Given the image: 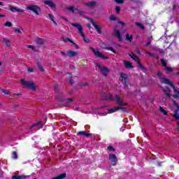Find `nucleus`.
Listing matches in <instances>:
<instances>
[{
	"label": "nucleus",
	"instance_id": "obj_2",
	"mask_svg": "<svg viewBox=\"0 0 179 179\" xmlns=\"http://www.w3.org/2000/svg\"><path fill=\"white\" fill-rule=\"evenodd\" d=\"M104 100H110V101H115L117 104L119 106H128V103L124 102V100L121 98V96L117 94H115V98L111 94H106L105 95Z\"/></svg>",
	"mask_w": 179,
	"mask_h": 179
},
{
	"label": "nucleus",
	"instance_id": "obj_52",
	"mask_svg": "<svg viewBox=\"0 0 179 179\" xmlns=\"http://www.w3.org/2000/svg\"><path fill=\"white\" fill-rule=\"evenodd\" d=\"M62 55H64V57H68V52H66V53L65 52H60Z\"/></svg>",
	"mask_w": 179,
	"mask_h": 179
},
{
	"label": "nucleus",
	"instance_id": "obj_15",
	"mask_svg": "<svg viewBox=\"0 0 179 179\" xmlns=\"http://www.w3.org/2000/svg\"><path fill=\"white\" fill-rule=\"evenodd\" d=\"M109 160L112 162L113 166H115V164H117V162H118V159H117V156H115V154L109 155Z\"/></svg>",
	"mask_w": 179,
	"mask_h": 179
},
{
	"label": "nucleus",
	"instance_id": "obj_41",
	"mask_svg": "<svg viewBox=\"0 0 179 179\" xmlns=\"http://www.w3.org/2000/svg\"><path fill=\"white\" fill-rule=\"evenodd\" d=\"M69 78H70V85L72 86L73 85V78H72L71 73H67Z\"/></svg>",
	"mask_w": 179,
	"mask_h": 179
},
{
	"label": "nucleus",
	"instance_id": "obj_13",
	"mask_svg": "<svg viewBox=\"0 0 179 179\" xmlns=\"http://www.w3.org/2000/svg\"><path fill=\"white\" fill-rule=\"evenodd\" d=\"M71 26H73V27H76L80 35L83 34V27H82V25L80 24H79V23H71Z\"/></svg>",
	"mask_w": 179,
	"mask_h": 179
},
{
	"label": "nucleus",
	"instance_id": "obj_35",
	"mask_svg": "<svg viewBox=\"0 0 179 179\" xmlns=\"http://www.w3.org/2000/svg\"><path fill=\"white\" fill-rule=\"evenodd\" d=\"M80 36L85 43H90L89 38H87L86 36H85V34L83 33Z\"/></svg>",
	"mask_w": 179,
	"mask_h": 179
},
{
	"label": "nucleus",
	"instance_id": "obj_42",
	"mask_svg": "<svg viewBox=\"0 0 179 179\" xmlns=\"http://www.w3.org/2000/svg\"><path fill=\"white\" fill-rule=\"evenodd\" d=\"M14 30H15V31H17V33H22L21 30H23V29H22V27H17L14 28Z\"/></svg>",
	"mask_w": 179,
	"mask_h": 179
},
{
	"label": "nucleus",
	"instance_id": "obj_11",
	"mask_svg": "<svg viewBox=\"0 0 179 179\" xmlns=\"http://www.w3.org/2000/svg\"><path fill=\"white\" fill-rule=\"evenodd\" d=\"M89 22L92 24V26L94 27L95 30L98 32L99 34H101V29H100V27L97 24V22H96L93 19L89 18Z\"/></svg>",
	"mask_w": 179,
	"mask_h": 179
},
{
	"label": "nucleus",
	"instance_id": "obj_54",
	"mask_svg": "<svg viewBox=\"0 0 179 179\" xmlns=\"http://www.w3.org/2000/svg\"><path fill=\"white\" fill-rule=\"evenodd\" d=\"M131 58H132V59L135 60V54L134 53H131V54H129Z\"/></svg>",
	"mask_w": 179,
	"mask_h": 179
},
{
	"label": "nucleus",
	"instance_id": "obj_7",
	"mask_svg": "<svg viewBox=\"0 0 179 179\" xmlns=\"http://www.w3.org/2000/svg\"><path fill=\"white\" fill-rule=\"evenodd\" d=\"M118 110H121L122 113H128V108L125 107L117 106L113 108L108 109V114H113V113H115L118 111Z\"/></svg>",
	"mask_w": 179,
	"mask_h": 179
},
{
	"label": "nucleus",
	"instance_id": "obj_49",
	"mask_svg": "<svg viewBox=\"0 0 179 179\" xmlns=\"http://www.w3.org/2000/svg\"><path fill=\"white\" fill-rule=\"evenodd\" d=\"M12 22H6L5 24H4V26H6V27H12Z\"/></svg>",
	"mask_w": 179,
	"mask_h": 179
},
{
	"label": "nucleus",
	"instance_id": "obj_5",
	"mask_svg": "<svg viewBox=\"0 0 179 179\" xmlns=\"http://www.w3.org/2000/svg\"><path fill=\"white\" fill-rule=\"evenodd\" d=\"M95 65L97 66L99 71H100V73L101 75H103V76L106 77L107 75H108V72H110V69H108V68L100 64V63H96Z\"/></svg>",
	"mask_w": 179,
	"mask_h": 179
},
{
	"label": "nucleus",
	"instance_id": "obj_55",
	"mask_svg": "<svg viewBox=\"0 0 179 179\" xmlns=\"http://www.w3.org/2000/svg\"><path fill=\"white\" fill-rule=\"evenodd\" d=\"M29 48H31V50H34V46L31 45H29L27 46Z\"/></svg>",
	"mask_w": 179,
	"mask_h": 179
},
{
	"label": "nucleus",
	"instance_id": "obj_32",
	"mask_svg": "<svg viewBox=\"0 0 179 179\" xmlns=\"http://www.w3.org/2000/svg\"><path fill=\"white\" fill-rule=\"evenodd\" d=\"M100 47H101V48H103V50H107L108 45H107V44H106L105 43L101 42L100 43Z\"/></svg>",
	"mask_w": 179,
	"mask_h": 179
},
{
	"label": "nucleus",
	"instance_id": "obj_45",
	"mask_svg": "<svg viewBox=\"0 0 179 179\" xmlns=\"http://www.w3.org/2000/svg\"><path fill=\"white\" fill-rule=\"evenodd\" d=\"M12 159H14L15 160H16V159H17V153L16 152H13Z\"/></svg>",
	"mask_w": 179,
	"mask_h": 179
},
{
	"label": "nucleus",
	"instance_id": "obj_1",
	"mask_svg": "<svg viewBox=\"0 0 179 179\" xmlns=\"http://www.w3.org/2000/svg\"><path fill=\"white\" fill-rule=\"evenodd\" d=\"M157 76L159 78L161 83L169 85V86H171V87L173 89V91L175 92V93H176V94L173 95V97H174L175 99L179 97V89H176L173 83L170 80H169V78H162V74L160 71L157 73Z\"/></svg>",
	"mask_w": 179,
	"mask_h": 179
},
{
	"label": "nucleus",
	"instance_id": "obj_50",
	"mask_svg": "<svg viewBox=\"0 0 179 179\" xmlns=\"http://www.w3.org/2000/svg\"><path fill=\"white\" fill-rule=\"evenodd\" d=\"M116 13L120 14V10H121V8L119 6L115 7Z\"/></svg>",
	"mask_w": 179,
	"mask_h": 179
},
{
	"label": "nucleus",
	"instance_id": "obj_12",
	"mask_svg": "<svg viewBox=\"0 0 179 179\" xmlns=\"http://www.w3.org/2000/svg\"><path fill=\"white\" fill-rule=\"evenodd\" d=\"M173 105L176 107V110H175V114L173 115V117L176 119V120H179V106L178 103H176V101H173Z\"/></svg>",
	"mask_w": 179,
	"mask_h": 179
},
{
	"label": "nucleus",
	"instance_id": "obj_57",
	"mask_svg": "<svg viewBox=\"0 0 179 179\" xmlns=\"http://www.w3.org/2000/svg\"><path fill=\"white\" fill-rule=\"evenodd\" d=\"M80 110V108H74V111H79Z\"/></svg>",
	"mask_w": 179,
	"mask_h": 179
},
{
	"label": "nucleus",
	"instance_id": "obj_34",
	"mask_svg": "<svg viewBox=\"0 0 179 179\" xmlns=\"http://www.w3.org/2000/svg\"><path fill=\"white\" fill-rule=\"evenodd\" d=\"M49 19H50V20H52V22H53L54 24H55V26H57V22H55V20H54V15H52V14H51V13L49 14Z\"/></svg>",
	"mask_w": 179,
	"mask_h": 179
},
{
	"label": "nucleus",
	"instance_id": "obj_27",
	"mask_svg": "<svg viewBox=\"0 0 179 179\" xmlns=\"http://www.w3.org/2000/svg\"><path fill=\"white\" fill-rule=\"evenodd\" d=\"M78 135H82L83 136H87V138H89V136H92V134H87L86 131H79L78 133Z\"/></svg>",
	"mask_w": 179,
	"mask_h": 179
},
{
	"label": "nucleus",
	"instance_id": "obj_44",
	"mask_svg": "<svg viewBox=\"0 0 179 179\" xmlns=\"http://www.w3.org/2000/svg\"><path fill=\"white\" fill-rule=\"evenodd\" d=\"M107 149L108 150H110V152H115V149L111 145H108Z\"/></svg>",
	"mask_w": 179,
	"mask_h": 179
},
{
	"label": "nucleus",
	"instance_id": "obj_20",
	"mask_svg": "<svg viewBox=\"0 0 179 179\" xmlns=\"http://www.w3.org/2000/svg\"><path fill=\"white\" fill-rule=\"evenodd\" d=\"M162 90L166 97H171V94H170V88H169L168 87H164L162 88Z\"/></svg>",
	"mask_w": 179,
	"mask_h": 179
},
{
	"label": "nucleus",
	"instance_id": "obj_36",
	"mask_svg": "<svg viewBox=\"0 0 179 179\" xmlns=\"http://www.w3.org/2000/svg\"><path fill=\"white\" fill-rule=\"evenodd\" d=\"M126 40L127 41H132V35H130L129 34H126Z\"/></svg>",
	"mask_w": 179,
	"mask_h": 179
},
{
	"label": "nucleus",
	"instance_id": "obj_21",
	"mask_svg": "<svg viewBox=\"0 0 179 179\" xmlns=\"http://www.w3.org/2000/svg\"><path fill=\"white\" fill-rule=\"evenodd\" d=\"M78 55V52L73 50H67V57H70V58H73Z\"/></svg>",
	"mask_w": 179,
	"mask_h": 179
},
{
	"label": "nucleus",
	"instance_id": "obj_26",
	"mask_svg": "<svg viewBox=\"0 0 179 179\" xmlns=\"http://www.w3.org/2000/svg\"><path fill=\"white\" fill-rule=\"evenodd\" d=\"M24 178H27V176H17V175H14L12 176V179H24Z\"/></svg>",
	"mask_w": 179,
	"mask_h": 179
},
{
	"label": "nucleus",
	"instance_id": "obj_40",
	"mask_svg": "<svg viewBox=\"0 0 179 179\" xmlns=\"http://www.w3.org/2000/svg\"><path fill=\"white\" fill-rule=\"evenodd\" d=\"M39 71H41V72H44V69L43 68V66H41V64H40V63H37L36 64Z\"/></svg>",
	"mask_w": 179,
	"mask_h": 179
},
{
	"label": "nucleus",
	"instance_id": "obj_51",
	"mask_svg": "<svg viewBox=\"0 0 179 179\" xmlns=\"http://www.w3.org/2000/svg\"><path fill=\"white\" fill-rule=\"evenodd\" d=\"M116 3H124V0H114Z\"/></svg>",
	"mask_w": 179,
	"mask_h": 179
},
{
	"label": "nucleus",
	"instance_id": "obj_47",
	"mask_svg": "<svg viewBox=\"0 0 179 179\" xmlns=\"http://www.w3.org/2000/svg\"><path fill=\"white\" fill-rule=\"evenodd\" d=\"M109 20L115 21L117 20V17L114 15H110Z\"/></svg>",
	"mask_w": 179,
	"mask_h": 179
},
{
	"label": "nucleus",
	"instance_id": "obj_64",
	"mask_svg": "<svg viewBox=\"0 0 179 179\" xmlns=\"http://www.w3.org/2000/svg\"><path fill=\"white\" fill-rule=\"evenodd\" d=\"M178 131H179V121L178 122Z\"/></svg>",
	"mask_w": 179,
	"mask_h": 179
},
{
	"label": "nucleus",
	"instance_id": "obj_22",
	"mask_svg": "<svg viewBox=\"0 0 179 179\" xmlns=\"http://www.w3.org/2000/svg\"><path fill=\"white\" fill-rule=\"evenodd\" d=\"M44 4L48 5L50 8H55V3H54L51 0L44 1Z\"/></svg>",
	"mask_w": 179,
	"mask_h": 179
},
{
	"label": "nucleus",
	"instance_id": "obj_60",
	"mask_svg": "<svg viewBox=\"0 0 179 179\" xmlns=\"http://www.w3.org/2000/svg\"><path fill=\"white\" fill-rule=\"evenodd\" d=\"M2 174H3V172L1 170H0V177H2Z\"/></svg>",
	"mask_w": 179,
	"mask_h": 179
},
{
	"label": "nucleus",
	"instance_id": "obj_28",
	"mask_svg": "<svg viewBox=\"0 0 179 179\" xmlns=\"http://www.w3.org/2000/svg\"><path fill=\"white\" fill-rule=\"evenodd\" d=\"M66 10L69 12H71L72 13H75V10H76V8L74 6H69L66 8Z\"/></svg>",
	"mask_w": 179,
	"mask_h": 179
},
{
	"label": "nucleus",
	"instance_id": "obj_58",
	"mask_svg": "<svg viewBox=\"0 0 179 179\" xmlns=\"http://www.w3.org/2000/svg\"><path fill=\"white\" fill-rule=\"evenodd\" d=\"M79 15H84V11H78Z\"/></svg>",
	"mask_w": 179,
	"mask_h": 179
},
{
	"label": "nucleus",
	"instance_id": "obj_39",
	"mask_svg": "<svg viewBox=\"0 0 179 179\" xmlns=\"http://www.w3.org/2000/svg\"><path fill=\"white\" fill-rule=\"evenodd\" d=\"M3 41L7 47H9L10 45V41H9V39L3 38Z\"/></svg>",
	"mask_w": 179,
	"mask_h": 179
},
{
	"label": "nucleus",
	"instance_id": "obj_6",
	"mask_svg": "<svg viewBox=\"0 0 179 179\" xmlns=\"http://www.w3.org/2000/svg\"><path fill=\"white\" fill-rule=\"evenodd\" d=\"M21 83L22 86H25L26 87H29V89H32V90H35L37 87L36 84L31 81H26L24 79L21 80Z\"/></svg>",
	"mask_w": 179,
	"mask_h": 179
},
{
	"label": "nucleus",
	"instance_id": "obj_17",
	"mask_svg": "<svg viewBox=\"0 0 179 179\" xmlns=\"http://www.w3.org/2000/svg\"><path fill=\"white\" fill-rule=\"evenodd\" d=\"M8 9L9 10H11V12H18L19 13H23V12H24L23 10L17 8L13 6H9Z\"/></svg>",
	"mask_w": 179,
	"mask_h": 179
},
{
	"label": "nucleus",
	"instance_id": "obj_38",
	"mask_svg": "<svg viewBox=\"0 0 179 179\" xmlns=\"http://www.w3.org/2000/svg\"><path fill=\"white\" fill-rule=\"evenodd\" d=\"M63 41H64V43H68L69 41V43H71V44H73V41L71 40L69 38H63Z\"/></svg>",
	"mask_w": 179,
	"mask_h": 179
},
{
	"label": "nucleus",
	"instance_id": "obj_16",
	"mask_svg": "<svg viewBox=\"0 0 179 179\" xmlns=\"http://www.w3.org/2000/svg\"><path fill=\"white\" fill-rule=\"evenodd\" d=\"M85 5L87 8H94V6H97V1H90L85 3Z\"/></svg>",
	"mask_w": 179,
	"mask_h": 179
},
{
	"label": "nucleus",
	"instance_id": "obj_63",
	"mask_svg": "<svg viewBox=\"0 0 179 179\" xmlns=\"http://www.w3.org/2000/svg\"><path fill=\"white\" fill-rule=\"evenodd\" d=\"M88 85H89V84H87V83L83 84V86H88Z\"/></svg>",
	"mask_w": 179,
	"mask_h": 179
},
{
	"label": "nucleus",
	"instance_id": "obj_62",
	"mask_svg": "<svg viewBox=\"0 0 179 179\" xmlns=\"http://www.w3.org/2000/svg\"><path fill=\"white\" fill-rule=\"evenodd\" d=\"M136 52L137 54H141V52L139 51V50H136Z\"/></svg>",
	"mask_w": 179,
	"mask_h": 179
},
{
	"label": "nucleus",
	"instance_id": "obj_23",
	"mask_svg": "<svg viewBox=\"0 0 179 179\" xmlns=\"http://www.w3.org/2000/svg\"><path fill=\"white\" fill-rule=\"evenodd\" d=\"M58 86H59L58 84H56L55 85V93L56 96H60V94H62V91H61L59 88H58Z\"/></svg>",
	"mask_w": 179,
	"mask_h": 179
},
{
	"label": "nucleus",
	"instance_id": "obj_4",
	"mask_svg": "<svg viewBox=\"0 0 179 179\" xmlns=\"http://www.w3.org/2000/svg\"><path fill=\"white\" fill-rule=\"evenodd\" d=\"M26 9L27 10H31V12H34L36 16H38V15H40V12H41V8H40V7H38L37 5H28Z\"/></svg>",
	"mask_w": 179,
	"mask_h": 179
},
{
	"label": "nucleus",
	"instance_id": "obj_56",
	"mask_svg": "<svg viewBox=\"0 0 179 179\" xmlns=\"http://www.w3.org/2000/svg\"><path fill=\"white\" fill-rule=\"evenodd\" d=\"M27 71L28 72H34V70L32 68H28Z\"/></svg>",
	"mask_w": 179,
	"mask_h": 179
},
{
	"label": "nucleus",
	"instance_id": "obj_33",
	"mask_svg": "<svg viewBox=\"0 0 179 179\" xmlns=\"http://www.w3.org/2000/svg\"><path fill=\"white\" fill-rule=\"evenodd\" d=\"M159 111H160V113L164 114V115H167V111L166 110H164V108H163V107H162V106L159 107Z\"/></svg>",
	"mask_w": 179,
	"mask_h": 179
},
{
	"label": "nucleus",
	"instance_id": "obj_30",
	"mask_svg": "<svg viewBox=\"0 0 179 179\" xmlns=\"http://www.w3.org/2000/svg\"><path fill=\"white\" fill-rule=\"evenodd\" d=\"M136 26H137V27H139V29H141V30H145V26H143V24L141 22H136Z\"/></svg>",
	"mask_w": 179,
	"mask_h": 179
},
{
	"label": "nucleus",
	"instance_id": "obj_14",
	"mask_svg": "<svg viewBox=\"0 0 179 179\" xmlns=\"http://www.w3.org/2000/svg\"><path fill=\"white\" fill-rule=\"evenodd\" d=\"M71 26H73V27H76L80 35L83 34V27H82V25L80 24H79V23H71Z\"/></svg>",
	"mask_w": 179,
	"mask_h": 179
},
{
	"label": "nucleus",
	"instance_id": "obj_24",
	"mask_svg": "<svg viewBox=\"0 0 179 179\" xmlns=\"http://www.w3.org/2000/svg\"><path fill=\"white\" fill-rule=\"evenodd\" d=\"M57 100H58L59 101H64V103H66V104H71V103L73 101L72 99H67L66 100H64V99L62 98H60V99L57 98Z\"/></svg>",
	"mask_w": 179,
	"mask_h": 179
},
{
	"label": "nucleus",
	"instance_id": "obj_31",
	"mask_svg": "<svg viewBox=\"0 0 179 179\" xmlns=\"http://www.w3.org/2000/svg\"><path fill=\"white\" fill-rule=\"evenodd\" d=\"M152 40H153L152 36H148V43L145 45V47H149V45H150V43H152Z\"/></svg>",
	"mask_w": 179,
	"mask_h": 179
},
{
	"label": "nucleus",
	"instance_id": "obj_43",
	"mask_svg": "<svg viewBox=\"0 0 179 179\" xmlns=\"http://www.w3.org/2000/svg\"><path fill=\"white\" fill-rule=\"evenodd\" d=\"M165 71L167 72H173V68L166 66Z\"/></svg>",
	"mask_w": 179,
	"mask_h": 179
},
{
	"label": "nucleus",
	"instance_id": "obj_37",
	"mask_svg": "<svg viewBox=\"0 0 179 179\" xmlns=\"http://www.w3.org/2000/svg\"><path fill=\"white\" fill-rule=\"evenodd\" d=\"M161 64L162 65V66H167V60L164 59H161Z\"/></svg>",
	"mask_w": 179,
	"mask_h": 179
},
{
	"label": "nucleus",
	"instance_id": "obj_46",
	"mask_svg": "<svg viewBox=\"0 0 179 179\" xmlns=\"http://www.w3.org/2000/svg\"><path fill=\"white\" fill-rule=\"evenodd\" d=\"M106 50H108V51H111L112 52H114V54H116V51L113 48V47H108L106 48Z\"/></svg>",
	"mask_w": 179,
	"mask_h": 179
},
{
	"label": "nucleus",
	"instance_id": "obj_53",
	"mask_svg": "<svg viewBox=\"0 0 179 179\" xmlns=\"http://www.w3.org/2000/svg\"><path fill=\"white\" fill-rule=\"evenodd\" d=\"M96 110H97V108H92V112H90L91 114H96Z\"/></svg>",
	"mask_w": 179,
	"mask_h": 179
},
{
	"label": "nucleus",
	"instance_id": "obj_48",
	"mask_svg": "<svg viewBox=\"0 0 179 179\" xmlns=\"http://www.w3.org/2000/svg\"><path fill=\"white\" fill-rule=\"evenodd\" d=\"M2 93H4V94H10V91L9 90H1Z\"/></svg>",
	"mask_w": 179,
	"mask_h": 179
},
{
	"label": "nucleus",
	"instance_id": "obj_9",
	"mask_svg": "<svg viewBox=\"0 0 179 179\" xmlns=\"http://www.w3.org/2000/svg\"><path fill=\"white\" fill-rule=\"evenodd\" d=\"M43 126L44 122H38L31 127L30 131L31 132H34V131H36V129H40V128H43Z\"/></svg>",
	"mask_w": 179,
	"mask_h": 179
},
{
	"label": "nucleus",
	"instance_id": "obj_29",
	"mask_svg": "<svg viewBox=\"0 0 179 179\" xmlns=\"http://www.w3.org/2000/svg\"><path fill=\"white\" fill-rule=\"evenodd\" d=\"M145 54H148V57L150 58H157V55L155 53H150L148 52H145Z\"/></svg>",
	"mask_w": 179,
	"mask_h": 179
},
{
	"label": "nucleus",
	"instance_id": "obj_19",
	"mask_svg": "<svg viewBox=\"0 0 179 179\" xmlns=\"http://www.w3.org/2000/svg\"><path fill=\"white\" fill-rule=\"evenodd\" d=\"M123 64L126 69H132L134 68V66H132V63H131V62L129 61L123 60Z\"/></svg>",
	"mask_w": 179,
	"mask_h": 179
},
{
	"label": "nucleus",
	"instance_id": "obj_3",
	"mask_svg": "<svg viewBox=\"0 0 179 179\" xmlns=\"http://www.w3.org/2000/svg\"><path fill=\"white\" fill-rule=\"evenodd\" d=\"M118 23L122 25L121 29H118V26L115 27L113 31V36L117 37V38H119V41H122V33H125V29L124 28L125 23L121 21H119Z\"/></svg>",
	"mask_w": 179,
	"mask_h": 179
},
{
	"label": "nucleus",
	"instance_id": "obj_18",
	"mask_svg": "<svg viewBox=\"0 0 179 179\" xmlns=\"http://www.w3.org/2000/svg\"><path fill=\"white\" fill-rule=\"evenodd\" d=\"M135 61L136 62H137V65L139 69H141V71H143V72H145V71H146V69L145 68V66H143V65H142L141 62H139V58H138V57L136 56H135Z\"/></svg>",
	"mask_w": 179,
	"mask_h": 179
},
{
	"label": "nucleus",
	"instance_id": "obj_59",
	"mask_svg": "<svg viewBox=\"0 0 179 179\" xmlns=\"http://www.w3.org/2000/svg\"><path fill=\"white\" fill-rule=\"evenodd\" d=\"M73 44H74L76 48H77V49L79 48V46L78 45H76V43H73Z\"/></svg>",
	"mask_w": 179,
	"mask_h": 179
},
{
	"label": "nucleus",
	"instance_id": "obj_25",
	"mask_svg": "<svg viewBox=\"0 0 179 179\" xmlns=\"http://www.w3.org/2000/svg\"><path fill=\"white\" fill-rule=\"evenodd\" d=\"M36 42L38 45H43L45 43L44 39L41 38H37Z\"/></svg>",
	"mask_w": 179,
	"mask_h": 179
},
{
	"label": "nucleus",
	"instance_id": "obj_8",
	"mask_svg": "<svg viewBox=\"0 0 179 179\" xmlns=\"http://www.w3.org/2000/svg\"><path fill=\"white\" fill-rule=\"evenodd\" d=\"M91 51H92V52H94V54L96 56L99 57V58H102V59H108V57L107 56H104L103 55V54L101 52H100V51H99V50H96L94 48H90Z\"/></svg>",
	"mask_w": 179,
	"mask_h": 179
},
{
	"label": "nucleus",
	"instance_id": "obj_61",
	"mask_svg": "<svg viewBox=\"0 0 179 179\" xmlns=\"http://www.w3.org/2000/svg\"><path fill=\"white\" fill-rule=\"evenodd\" d=\"M62 19H64V20H66V22H69L68 19L64 17H62Z\"/></svg>",
	"mask_w": 179,
	"mask_h": 179
},
{
	"label": "nucleus",
	"instance_id": "obj_10",
	"mask_svg": "<svg viewBox=\"0 0 179 179\" xmlns=\"http://www.w3.org/2000/svg\"><path fill=\"white\" fill-rule=\"evenodd\" d=\"M120 77L122 78V82L124 85V88L127 90L128 87V76H127L125 73H121Z\"/></svg>",
	"mask_w": 179,
	"mask_h": 179
}]
</instances>
